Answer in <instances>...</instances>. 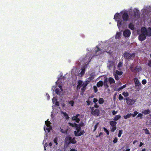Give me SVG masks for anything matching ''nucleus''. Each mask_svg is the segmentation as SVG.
<instances>
[{
  "label": "nucleus",
  "instance_id": "nucleus-1",
  "mask_svg": "<svg viewBox=\"0 0 151 151\" xmlns=\"http://www.w3.org/2000/svg\"><path fill=\"white\" fill-rule=\"evenodd\" d=\"M119 14L116 13L114 16V19L117 22V26L118 28L119 29L122 27H123L124 25V23L123 22L122 20H121L119 18Z\"/></svg>",
  "mask_w": 151,
  "mask_h": 151
},
{
  "label": "nucleus",
  "instance_id": "nucleus-2",
  "mask_svg": "<svg viewBox=\"0 0 151 151\" xmlns=\"http://www.w3.org/2000/svg\"><path fill=\"white\" fill-rule=\"evenodd\" d=\"M135 53L130 54L127 52H125L123 54L124 58L127 60L132 59L135 57Z\"/></svg>",
  "mask_w": 151,
  "mask_h": 151
},
{
  "label": "nucleus",
  "instance_id": "nucleus-3",
  "mask_svg": "<svg viewBox=\"0 0 151 151\" xmlns=\"http://www.w3.org/2000/svg\"><path fill=\"white\" fill-rule=\"evenodd\" d=\"M134 81L137 90L138 91H139L141 88L142 85L141 83L139 82L138 78H135L134 79Z\"/></svg>",
  "mask_w": 151,
  "mask_h": 151
},
{
  "label": "nucleus",
  "instance_id": "nucleus-4",
  "mask_svg": "<svg viewBox=\"0 0 151 151\" xmlns=\"http://www.w3.org/2000/svg\"><path fill=\"white\" fill-rule=\"evenodd\" d=\"M126 99L127 103L129 105H132L136 101V99H131L129 97L127 98Z\"/></svg>",
  "mask_w": 151,
  "mask_h": 151
},
{
  "label": "nucleus",
  "instance_id": "nucleus-5",
  "mask_svg": "<svg viewBox=\"0 0 151 151\" xmlns=\"http://www.w3.org/2000/svg\"><path fill=\"white\" fill-rule=\"evenodd\" d=\"M71 137L70 135L67 136L65 139V143L68 147L69 145L71 144Z\"/></svg>",
  "mask_w": 151,
  "mask_h": 151
},
{
  "label": "nucleus",
  "instance_id": "nucleus-6",
  "mask_svg": "<svg viewBox=\"0 0 151 151\" xmlns=\"http://www.w3.org/2000/svg\"><path fill=\"white\" fill-rule=\"evenodd\" d=\"M123 35L125 38H128L130 35L131 32L129 30L126 29L123 32Z\"/></svg>",
  "mask_w": 151,
  "mask_h": 151
},
{
  "label": "nucleus",
  "instance_id": "nucleus-7",
  "mask_svg": "<svg viewBox=\"0 0 151 151\" xmlns=\"http://www.w3.org/2000/svg\"><path fill=\"white\" fill-rule=\"evenodd\" d=\"M122 17L124 21H127L129 19V15L128 13L127 12H124L122 13Z\"/></svg>",
  "mask_w": 151,
  "mask_h": 151
},
{
  "label": "nucleus",
  "instance_id": "nucleus-8",
  "mask_svg": "<svg viewBox=\"0 0 151 151\" xmlns=\"http://www.w3.org/2000/svg\"><path fill=\"white\" fill-rule=\"evenodd\" d=\"M138 39L139 40L142 41L146 39V35L144 33H141L139 36Z\"/></svg>",
  "mask_w": 151,
  "mask_h": 151
},
{
  "label": "nucleus",
  "instance_id": "nucleus-9",
  "mask_svg": "<svg viewBox=\"0 0 151 151\" xmlns=\"http://www.w3.org/2000/svg\"><path fill=\"white\" fill-rule=\"evenodd\" d=\"M79 116V114H77L76 116H73L72 118V120L73 121H75L76 122L78 123L80 121V119L78 118V117Z\"/></svg>",
  "mask_w": 151,
  "mask_h": 151
},
{
  "label": "nucleus",
  "instance_id": "nucleus-10",
  "mask_svg": "<svg viewBox=\"0 0 151 151\" xmlns=\"http://www.w3.org/2000/svg\"><path fill=\"white\" fill-rule=\"evenodd\" d=\"M100 112L99 110L98 109H96L91 112V114L94 116H98L100 114Z\"/></svg>",
  "mask_w": 151,
  "mask_h": 151
},
{
  "label": "nucleus",
  "instance_id": "nucleus-11",
  "mask_svg": "<svg viewBox=\"0 0 151 151\" xmlns=\"http://www.w3.org/2000/svg\"><path fill=\"white\" fill-rule=\"evenodd\" d=\"M84 133L85 132L84 130H82V131L78 133H77L76 131H74V134L76 136H80L83 135Z\"/></svg>",
  "mask_w": 151,
  "mask_h": 151
},
{
  "label": "nucleus",
  "instance_id": "nucleus-12",
  "mask_svg": "<svg viewBox=\"0 0 151 151\" xmlns=\"http://www.w3.org/2000/svg\"><path fill=\"white\" fill-rule=\"evenodd\" d=\"M108 80L107 78H106L104 80L103 85L106 88H107L109 87V86L108 84Z\"/></svg>",
  "mask_w": 151,
  "mask_h": 151
},
{
  "label": "nucleus",
  "instance_id": "nucleus-13",
  "mask_svg": "<svg viewBox=\"0 0 151 151\" xmlns=\"http://www.w3.org/2000/svg\"><path fill=\"white\" fill-rule=\"evenodd\" d=\"M142 68L141 67H138L137 66L135 67V70H132V71L134 72H138L141 70Z\"/></svg>",
  "mask_w": 151,
  "mask_h": 151
},
{
  "label": "nucleus",
  "instance_id": "nucleus-14",
  "mask_svg": "<svg viewBox=\"0 0 151 151\" xmlns=\"http://www.w3.org/2000/svg\"><path fill=\"white\" fill-rule=\"evenodd\" d=\"M139 10L137 9H135L133 11V16L134 17H136L137 16H139Z\"/></svg>",
  "mask_w": 151,
  "mask_h": 151
},
{
  "label": "nucleus",
  "instance_id": "nucleus-15",
  "mask_svg": "<svg viewBox=\"0 0 151 151\" xmlns=\"http://www.w3.org/2000/svg\"><path fill=\"white\" fill-rule=\"evenodd\" d=\"M83 82L81 80H79L78 82V84L77 86V89H80V87L83 86Z\"/></svg>",
  "mask_w": 151,
  "mask_h": 151
},
{
  "label": "nucleus",
  "instance_id": "nucleus-16",
  "mask_svg": "<svg viewBox=\"0 0 151 151\" xmlns=\"http://www.w3.org/2000/svg\"><path fill=\"white\" fill-rule=\"evenodd\" d=\"M108 80L110 84L112 83H115V81L114 80L113 78L111 77H109L108 78Z\"/></svg>",
  "mask_w": 151,
  "mask_h": 151
},
{
  "label": "nucleus",
  "instance_id": "nucleus-17",
  "mask_svg": "<svg viewBox=\"0 0 151 151\" xmlns=\"http://www.w3.org/2000/svg\"><path fill=\"white\" fill-rule=\"evenodd\" d=\"M109 124L111 127L116 126L117 124V122L114 121H110Z\"/></svg>",
  "mask_w": 151,
  "mask_h": 151
},
{
  "label": "nucleus",
  "instance_id": "nucleus-18",
  "mask_svg": "<svg viewBox=\"0 0 151 151\" xmlns=\"http://www.w3.org/2000/svg\"><path fill=\"white\" fill-rule=\"evenodd\" d=\"M103 85V82L102 81H100L97 83L96 86L98 87H101Z\"/></svg>",
  "mask_w": 151,
  "mask_h": 151
},
{
  "label": "nucleus",
  "instance_id": "nucleus-19",
  "mask_svg": "<svg viewBox=\"0 0 151 151\" xmlns=\"http://www.w3.org/2000/svg\"><path fill=\"white\" fill-rule=\"evenodd\" d=\"M150 112V110L149 109L145 110L143 111H142V114H144L145 115H146L149 114Z\"/></svg>",
  "mask_w": 151,
  "mask_h": 151
},
{
  "label": "nucleus",
  "instance_id": "nucleus-20",
  "mask_svg": "<svg viewBox=\"0 0 151 151\" xmlns=\"http://www.w3.org/2000/svg\"><path fill=\"white\" fill-rule=\"evenodd\" d=\"M122 34L121 32H117L116 35L115 36V38L116 39H119L120 37Z\"/></svg>",
  "mask_w": 151,
  "mask_h": 151
},
{
  "label": "nucleus",
  "instance_id": "nucleus-21",
  "mask_svg": "<svg viewBox=\"0 0 151 151\" xmlns=\"http://www.w3.org/2000/svg\"><path fill=\"white\" fill-rule=\"evenodd\" d=\"M132 113H128L126 115L124 116L123 117L124 119H127V118H130L132 116Z\"/></svg>",
  "mask_w": 151,
  "mask_h": 151
},
{
  "label": "nucleus",
  "instance_id": "nucleus-22",
  "mask_svg": "<svg viewBox=\"0 0 151 151\" xmlns=\"http://www.w3.org/2000/svg\"><path fill=\"white\" fill-rule=\"evenodd\" d=\"M121 117V116L120 115H116L114 118V121H117Z\"/></svg>",
  "mask_w": 151,
  "mask_h": 151
},
{
  "label": "nucleus",
  "instance_id": "nucleus-23",
  "mask_svg": "<svg viewBox=\"0 0 151 151\" xmlns=\"http://www.w3.org/2000/svg\"><path fill=\"white\" fill-rule=\"evenodd\" d=\"M128 27L131 30H134V25L131 23H129Z\"/></svg>",
  "mask_w": 151,
  "mask_h": 151
},
{
  "label": "nucleus",
  "instance_id": "nucleus-24",
  "mask_svg": "<svg viewBox=\"0 0 151 151\" xmlns=\"http://www.w3.org/2000/svg\"><path fill=\"white\" fill-rule=\"evenodd\" d=\"M147 30L145 27H142L141 28L142 33L146 34Z\"/></svg>",
  "mask_w": 151,
  "mask_h": 151
},
{
  "label": "nucleus",
  "instance_id": "nucleus-25",
  "mask_svg": "<svg viewBox=\"0 0 151 151\" xmlns=\"http://www.w3.org/2000/svg\"><path fill=\"white\" fill-rule=\"evenodd\" d=\"M76 137H73L72 139V137H71V143L72 144H76L77 141L76 140Z\"/></svg>",
  "mask_w": 151,
  "mask_h": 151
},
{
  "label": "nucleus",
  "instance_id": "nucleus-26",
  "mask_svg": "<svg viewBox=\"0 0 151 151\" xmlns=\"http://www.w3.org/2000/svg\"><path fill=\"white\" fill-rule=\"evenodd\" d=\"M146 35L150 36H151V29L150 28V29L147 30V32L146 34Z\"/></svg>",
  "mask_w": 151,
  "mask_h": 151
},
{
  "label": "nucleus",
  "instance_id": "nucleus-27",
  "mask_svg": "<svg viewBox=\"0 0 151 151\" xmlns=\"http://www.w3.org/2000/svg\"><path fill=\"white\" fill-rule=\"evenodd\" d=\"M123 73V72L122 71H119L117 70H116L115 72V74L117 75L121 76Z\"/></svg>",
  "mask_w": 151,
  "mask_h": 151
},
{
  "label": "nucleus",
  "instance_id": "nucleus-28",
  "mask_svg": "<svg viewBox=\"0 0 151 151\" xmlns=\"http://www.w3.org/2000/svg\"><path fill=\"white\" fill-rule=\"evenodd\" d=\"M63 114L64 116L66 119H69V117L66 112H63Z\"/></svg>",
  "mask_w": 151,
  "mask_h": 151
},
{
  "label": "nucleus",
  "instance_id": "nucleus-29",
  "mask_svg": "<svg viewBox=\"0 0 151 151\" xmlns=\"http://www.w3.org/2000/svg\"><path fill=\"white\" fill-rule=\"evenodd\" d=\"M143 130L145 132V133L146 134H150V133L149 132V130L147 129V128L146 129H144Z\"/></svg>",
  "mask_w": 151,
  "mask_h": 151
},
{
  "label": "nucleus",
  "instance_id": "nucleus-30",
  "mask_svg": "<svg viewBox=\"0 0 151 151\" xmlns=\"http://www.w3.org/2000/svg\"><path fill=\"white\" fill-rule=\"evenodd\" d=\"M55 92L56 94H60L61 91L58 88H57L55 90Z\"/></svg>",
  "mask_w": 151,
  "mask_h": 151
},
{
  "label": "nucleus",
  "instance_id": "nucleus-31",
  "mask_svg": "<svg viewBox=\"0 0 151 151\" xmlns=\"http://www.w3.org/2000/svg\"><path fill=\"white\" fill-rule=\"evenodd\" d=\"M104 101L103 98H100L99 100V104H101L104 103Z\"/></svg>",
  "mask_w": 151,
  "mask_h": 151
},
{
  "label": "nucleus",
  "instance_id": "nucleus-32",
  "mask_svg": "<svg viewBox=\"0 0 151 151\" xmlns=\"http://www.w3.org/2000/svg\"><path fill=\"white\" fill-rule=\"evenodd\" d=\"M50 122L48 120L45 121V124L47 127H49L50 126Z\"/></svg>",
  "mask_w": 151,
  "mask_h": 151
},
{
  "label": "nucleus",
  "instance_id": "nucleus-33",
  "mask_svg": "<svg viewBox=\"0 0 151 151\" xmlns=\"http://www.w3.org/2000/svg\"><path fill=\"white\" fill-rule=\"evenodd\" d=\"M95 73H92L90 75V80H92L94 78V76Z\"/></svg>",
  "mask_w": 151,
  "mask_h": 151
},
{
  "label": "nucleus",
  "instance_id": "nucleus-34",
  "mask_svg": "<svg viewBox=\"0 0 151 151\" xmlns=\"http://www.w3.org/2000/svg\"><path fill=\"white\" fill-rule=\"evenodd\" d=\"M123 133V130L122 129L120 130L119 131V133L118 134V136L119 137H121L122 134Z\"/></svg>",
  "mask_w": 151,
  "mask_h": 151
},
{
  "label": "nucleus",
  "instance_id": "nucleus-35",
  "mask_svg": "<svg viewBox=\"0 0 151 151\" xmlns=\"http://www.w3.org/2000/svg\"><path fill=\"white\" fill-rule=\"evenodd\" d=\"M122 94L125 97L128 96L129 95V94L127 92H124L122 93Z\"/></svg>",
  "mask_w": 151,
  "mask_h": 151
},
{
  "label": "nucleus",
  "instance_id": "nucleus-36",
  "mask_svg": "<svg viewBox=\"0 0 151 151\" xmlns=\"http://www.w3.org/2000/svg\"><path fill=\"white\" fill-rule=\"evenodd\" d=\"M112 127L111 128V131L113 132L116 129V126Z\"/></svg>",
  "mask_w": 151,
  "mask_h": 151
},
{
  "label": "nucleus",
  "instance_id": "nucleus-37",
  "mask_svg": "<svg viewBox=\"0 0 151 151\" xmlns=\"http://www.w3.org/2000/svg\"><path fill=\"white\" fill-rule=\"evenodd\" d=\"M103 129L104 130V131L108 135L109 134V132L108 130L105 127H104Z\"/></svg>",
  "mask_w": 151,
  "mask_h": 151
},
{
  "label": "nucleus",
  "instance_id": "nucleus-38",
  "mask_svg": "<svg viewBox=\"0 0 151 151\" xmlns=\"http://www.w3.org/2000/svg\"><path fill=\"white\" fill-rule=\"evenodd\" d=\"M123 63L122 62H119L117 66L119 68H120L122 66Z\"/></svg>",
  "mask_w": 151,
  "mask_h": 151
},
{
  "label": "nucleus",
  "instance_id": "nucleus-39",
  "mask_svg": "<svg viewBox=\"0 0 151 151\" xmlns=\"http://www.w3.org/2000/svg\"><path fill=\"white\" fill-rule=\"evenodd\" d=\"M126 84L123 85V86H121V87H120L118 89V91H120V90L122 89L125 88L126 87Z\"/></svg>",
  "mask_w": 151,
  "mask_h": 151
},
{
  "label": "nucleus",
  "instance_id": "nucleus-40",
  "mask_svg": "<svg viewBox=\"0 0 151 151\" xmlns=\"http://www.w3.org/2000/svg\"><path fill=\"white\" fill-rule=\"evenodd\" d=\"M69 103L72 106H74V102L73 100L70 101L69 102Z\"/></svg>",
  "mask_w": 151,
  "mask_h": 151
},
{
  "label": "nucleus",
  "instance_id": "nucleus-41",
  "mask_svg": "<svg viewBox=\"0 0 151 151\" xmlns=\"http://www.w3.org/2000/svg\"><path fill=\"white\" fill-rule=\"evenodd\" d=\"M114 78L116 80H118L119 79V78L118 75L116 74H114Z\"/></svg>",
  "mask_w": 151,
  "mask_h": 151
},
{
  "label": "nucleus",
  "instance_id": "nucleus-42",
  "mask_svg": "<svg viewBox=\"0 0 151 151\" xmlns=\"http://www.w3.org/2000/svg\"><path fill=\"white\" fill-rule=\"evenodd\" d=\"M57 140L58 139L57 137L55 138L53 140V142L54 143H55L56 145H57L58 144L57 143Z\"/></svg>",
  "mask_w": 151,
  "mask_h": 151
},
{
  "label": "nucleus",
  "instance_id": "nucleus-43",
  "mask_svg": "<svg viewBox=\"0 0 151 151\" xmlns=\"http://www.w3.org/2000/svg\"><path fill=\"white\" fill-rule=\"evenodd\" d=\"M93 88L94 90V91L95 93H96L98 89L96 86H93Z\"/></svg>",
  "mask_w": 151,
  "mask_h": 151
},
{
  "label": "nucleus",
  "instance_id": "nucleus-44",
  "mask_svg": "<svg viewBox=\"0 0 151 151\" xmlns=\"http://www.w3.org/2000/svg\"><path fill=\"white\" fill-rule=\"evenodd\" d=\"M138 114V112L135 111H134V114H132V116L133 117H135L136 115H137Z\"/></svg>",
  "mask_w": 151,
  "mask_h": 151
},
{
  "label": "nucleus",
  "instance_id": "nucleus-45",
  "mask_svg": "<svg viewBox=\"0 0 151 151\" xmlns=\"http://www.w3.org/2000/svg\"><path fill=\"white\" fill-rule=\"evenodd\" d=\"M118 140L117 138L116 137H115L113 142L114 143H116L117 142Z\"/></svg>",
  "mask_w": 151,
  "mask_h": 151
},
{
  "label": "nucleus",
  "instance_id": "nucleus-46",
  "mask_svg": "<svg viewBox=\"0 0 151 151\" xmlns=\"http://www.w3.org/2000/svg\"><path fill=\"white\" fill-rule=\"evenodd\" d=\"M75 124V126L74 127L76 128V129H79L80 128H81L78 124H76V123Z\"/></svg>",
  "mask_w": 151,
  "mask_h": 151
},
{
  "label": "nucleus",
  "instance_id": "nucleus-47",
  "mask_svg": "<svg viewBox=\"0 0 151 151\" xmlns=\"http://www.w3.org/2000/svg\"><path fill=\"white\" fill-rule=\"evenodd\" d=\"M99 124V123H97L95 125L94 127V129L93 130V131H95L96 129L98 127V125Z\"/></svg>",
  "mask_w": 151,
  "mask_h": 151
},
{
  "label": "nucleus",
  "instance_id": "nucleus-48",
  "mask_svg": "<svg viewBox=\"0 0 151 151\" xmlns=\"http://www.w3.org/2000/svg\"><path fill=\"white\" fill-rule=\"evenodd\" d=\"M119 100H121L123 99V97L122 96V95L121 94H120L119 96Z\"/></svg>",
  "mask_w": 151,
  "mask_h": 151
},
{
  "label": "nucleus",
  "instance_id": "nucleus-49",
  "mask_svg": "<svg viewBox=\"0 0 151 151\" xmlns=\"http://www.w3.org/2000/svg\"><path fill=\"white\" fill-rule=\"evenodd\" d=\"M76 123H74L73 124L72 123H69V124L70 125L73 127H74L75 126V124Z\"/></svg>",
  "mask_w": 151,
  "mask_h": 151
},
{
  "label": "nucleus",
  "instance_id": "nucleus-50",
  "mask_svg": "<svg viewBox=\"0 0 151 151\" xmlns=\"http://www.w3.org/2000/svg\"><path fill=\"white\" fill-rule=\"evenodd\" d=\"M142 116H143V115H142V114L141 113H139L137 115V117H140V118L141 119L142 118Z\"/></svg>",
  "mask_w": 151,
  "mask_h": 151
},
{
  "label": "nucleus",
  "instance_id": "nucleus-51",
  "mask_svg": "<svg viewBox=\"0 0 151 151\" xmlns=\"http://www.w3.org/2000/svg\"><path fill=\"white\" fill-rule=\"evenodd\" d=\"M147 65L148 66L151 67V60H149L148 61Z\"/></svg>",
  "mask_w": 151,
  "mask_h": 151
},
{
  "label": "nucleus",
  "instance_id": "nucleus-52",
  "mask_svg": "<svg viewBox=\"0 0 151 151\" xmlns=\"http://www.w3.org/2000/svg\"><path fill=\"white\" fill-rule=\"evenodd\" d=\"M142 83L144 85L146 84L147 83V81L145 79H143L142 81Z\"/></svg>",
  "mask_w": 151,
  "mask_h": 151
},
{
  "label": "nucleus",
  "instance_id": "nucleus-53",
  "mask_svg": "<svg viewBox=\"0 0 151 151\" xmlns=\"http://www.w3.org/2000/svg\"><path fill=\"white\" fill-rule=\"evenodd\" d=\"M78 125L81 128V127H82L84 126V124L83 122H81Z\"/></svg>",
  "mask_w": 151,
  "mask_h": 151
},
{
  "label": "nucleus",
  "instance_id": "nucleus-54",
  "mask_svg": "<svg viewBox=\"0 0 151 151\" xmlns=\"http://www.w3.org/2000/svg\"><path fill=\"white\" fill-rule=\"evenodd\" d=\"M130 68L131 71L132 70H135V67H134V66L133 65H132L130 66Z\"/></svg>",
  "mask_w": 151,
  "mask_h": 151
},
{
  "label": "nucleus",
  "instance_id": "nucleus-55",
  "mask_svg": "<svg viewBox=\"0 0 151 151\" xmlns=\"http://www.w3.org/2000/svg\"><path fill=\"white\" fill-rule=\"evenodd\" d=\"M86 89V87L84 86H83V87L81 89L82 91L83 92H84L85 91Z\"/></svg>",
  "mask_w": 151,
  "mask_h": 151
},
{
  "label": "nucleus",
  "instance_id": "nucleus-56",
  "mask_svg": "<svg viewBox=\"0 0 151 151\" xmlns=\"http://www.w3.org/2000/svg\"><path fill=\"white\" fill-rule=\"evenodd\" d=\"M85 73V69H82V71L81 72V75H83Z\"/></svg>",
  "mask_w": 151,
  "mask_h": 151
},
{
  "label": "nucleus",
  "instance_id": "nucleus-57",
  "mask_svg": "<svg viewBox=\"0 0 151 151\" xmlns=\"http://www.w3.org/2000/svg\"><path fill=\"white\" fill-rule=\"evenodd\" d=\"M86 102L87 103L88 105L89 106L90 104L91 101H90L89 100H88L86 101Z\"/></svg>",
  "mask_w": 151,
  "mask_h": 151
},
{
  "label": "nucleus",
  "instance_id": "nucleus-58",
  "mask_svg": "<svg viewBox=\"0 0 151 151\" xmlns=\"http://www.w3.org/2000/svg\"><path fill=\"white\" fill-rule=\"evenodd\" d=\"M99 107V105H98L97 103H95L94 105V107L98 108Z\"/></svg>",
  "mask_w": 151,
  "mask_h": 151
},
{
  "label": "nucleus",
  "instance_id": "nucleus-59",
  "mask_svg": "<svg viewBox=\"0 0 151 151\" xmlns=\"http://www.w3.org/2000/svg\"><path fill=\"white\" fill-rule=\"evenodd\" d=\"M112 113L113 115H114L117 113V111H113Z\"/></svg>",
  "mask_w": 151,
  "mask_h": 151
},
{
  "label": "nucleus",
  "instance_id": "nucleus-60",
  "mask_svg": "<svg viewBox=\"0 0 151 151\" xmlns=\"http://www.w3.org/2000/svg\"><path fill=\"white\" fill-rule=\"evenodd\" d=\"M81 128L76 129V130H77V131H76L77 132V133H78L80 132L81 130Z\"/></svg>",
  "mask_w": 151,
  "mask_h": 151
},
{
  "label": "nucleus",
  "instance_id": "nucleus-61",
  "mask_svg": "<svg viewBox=\"0 0 151 151\" xmlns=\"http://www.w3.org/2000/svg\"><path fill=\"white\" fill-rule=\"evenodd\" d=\"M98 101V100L96 98H94L93 99V102L94 103H96V102L97 101Z\"/></svg>",
  "mask_w": 151,
  "mask_h": 151
},
{
  "label": "nucleus",
  "instance_id": "nucleus-62",
  "mask_svg": "<svg viewBox=\"0 0 151 151\" xmlns=\"http://www.w3.org/2000/svg\"><path fill=\"white\" fill-rule=\"evenodd\" d=\"M101 50V49L98 47H97V50H96V53L97 52Z\"/></svg>",
  "mask_w": 151,
  "mask_h": 151
},
{
  "label": "nucleus",
  "instance_id": "nucleus-63",
  "mask_svg": "<svg viewBox=\"0 0 151 151\" xmlns=\"http://www.w3.org/2000/svg\"><path fill=\"white\" fill-rule=\"evenodd\" d=\"M110 65H109L110 66H112L113 65V62L111 61L110 62Z\"/></svg>",
  "mask_w": 151,
  "mask_h": 151
},
{
  "label": "nucleus",
  "instance_id": "nucleus-64",
  "mask_svg": "<svg viewBox=\"0 0 151 151\" xmlns=\"http://www.w3.org/2000/svg\"><path fill=\"white\" fill-rule=\"evenodd\" d=\"M70 151H77V150L73 148L71 149L70 150Z\"/></svg>",
  "mask_w": 151,
  "mask_h": 151
}]
</instances>
